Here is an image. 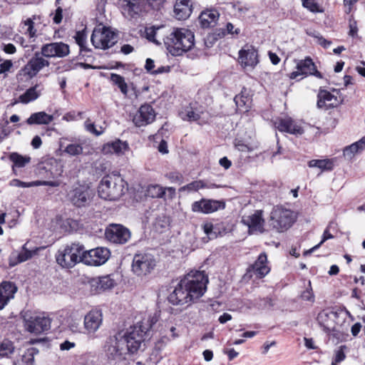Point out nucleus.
I'll list each match as a JSON object with an SVG mask.
<instances>
[{
    "instance_id": "1",
    "label": "nucleus",
    "mask_w": 365,
    "mask_h": 365,
    "mask_svg": "<svg viewBox=\"0 0 365 365\" xmlns=\"http://www.w3.org/2000/svg\"><path fill=\"white\" fill-rule=\"evenodd\" d=\"M207 283L208 278L204 272H190L181 279L168 300L173 305L190 304L204 294Z\"/></svg>"
},
{
    "instance_id": "2",
    "label": "nucleus",
    "mask_w": 365,
    "mask_h": 365,
    "mask_svg": "<svg viewBox=\"0 0 365 365\" xmlns=\"http://www.w3.org/2000/svg\"><path fill=\"white\" fill-rule=\"evenodd\" d=\"M164 43L172 56H178L190 51L193 47L195 36L189 29H175L164 38Z\"/></svg>"
},
{
    "instance_id": "3",
    "label": "nucleus",
    "mask_w": 365,
    "mask_h": 365,
    "mask_svg": "<svg viewBox=\"0 0 365 365\" xmlns=\"http://www.w3.org/2000/svg\"><path fill=\"white\" fill-rule=\"evenodd\" d=\"M115 335L127 351L130 354H134L141 348L146 336L148 335V327L144 326L143 323H139L130 327L125 331L118 332Z\"/></svg>"
},
{
    "instance_id": "4",
    "label": "nucleus",
    "mask_w": 365,
    "mask_h": 365,
    "mask_svg": "<svg viewBox=\"0 0 365 365\" xmlns=\"http://www.w3.org/2000/svg\"><path fill=\"white\" fill-rule=\"evenodd\" d=\"M126 185L118 172H113L104 176L98 187V195L106 200H118L124 193Z\"/></svg>"
},
{
    "instance_id": "5",
    "label": "nucleus",
    "mask_w": 365,
    "mask_h": 365,
    "mask_svg": "<svg viewBox=\"0 0 365 365\" xmlns=\"http://www.w3.org/2000/svg\"><path fill=\"white\" fill-rule=\"evenodd\" d=\"M84 246L79 242H73L59 250L56 255V262L63 268H72L82 262Z\"/></svg>"
},
{
    "instance_id": "6",
    "label": "nucleus",
    "mask_w": 365,
    "mask_h": 365,
    "mask_svg": "<svg viewBox=\"0 0 365 365\" xmlns=\"http://www.w3.org/2000/svg\"><path fill=\"white\" fill-rule=\"evenodd\" d=\"M91 41L96 48L106 50L117 43L118 35L109 27L99 25L93 31Z\"/></svg>"
},
{
    "instance_id": "7",
    "label": "nucleus",
    "mask_w": 365,
    "mask_h": 365,
    "mask_svg": "<svg viewBox=\"0 0 365 365\" xmlns=\"http://www.w3.org/2000/svg\"><path fill=\"white\" fill-rule=\"evenodd\" d=\"M295 219L292 210L277 206L271 212L270 225L277 232H284L292 225Z\"/></svg>"
},
{
    "instance_id": "8",
    "label": "nucleus",
    "mask_w": 365,
    "mask_h": 365,
    "mask_svg": "<svg viewBox=\"0 0 365 365\" xmlns=\"http://www.w3.org/2000/svg\"><path fill=\"white\" fill-rule=\"evenodd\" d=\"M104 351L108 361L111 365H119L125 360L128 353L124 346L118 340L116 335L110 336L105 344Z\"/></svg>"
},
{
    "instance_id": "9",
    "label": "nucleus",
    "mask_w": 365,
    "mask_h": 365,
    "mask_svg": "<svg viewBox=\"0 0 365 365\" xmlns=\"http://www.w3.org/2000/svg\"><path fill=\"white\" fill-rule=\"evenodd\" d=\"M156 265L154 256L150 253H137L132 262V270L138 276H144L151 272Z\"/></svg>"
},
{
    "instance_id": "10",
    "label": "nucleus",
    "mask_w": 365,
    "mask_h": 365,
    "mask_svg": "<svg viewBox=\"0 0 365 365\" xmlns=\"http://www.w3.org/2000/svg\"><path fill=\"white\" fill-rule=\"evenodd\" d=\"M51 319L43 314L24 316V326L26 329L33 334H41L51 328Z\"/></svg>"
},
{
    "instance_id": "11",
    "label": "nucleus",
    "mask_w": 365,
    "mask_h": 365,
    "mask_svg": "<svg viewBox=\"0 0 365 365\" xmlns=\"http://www.w3.org/2000/svg\"><path fill=\"white\" fill-rule=\"evenodd\" d=\"M68 200L76 207H85L93 197L92 190L86 185H79L68 193Z\"/></svg>"
},
{
    "instance_id": "12",
    "label": "nucleus",
    "mask_w": 365,
    "mask_h": 365,
    "mask_svg": "<svg viewBox=\"0 0 365 365\" xmlns=\"http://www.w3.org/2000/svg\"><path fill=\"white\" fill-rule=\"evenodd\" d=\"M110 250L106 247H96L86 251L83 250L82 256L83 262L91 266H99L103 264L109 259Z\"/></svg>"
},
{
    "instance_id": "13",
    "label": "nucleus",
    "mask_w": 365,
    "mask_h": 365,
    "mask_svg": "<svg viewBox=\"0 0 365 365\" xmlns=\"http://www.w3.org/2000/svg\"><path fill=\"white\" fill-rule=\"evenodd\" d=\"M106 238L115 244L123 245L130 240L131 233L130 230L120 224L110 225L105 232Z\"/></svg>"
},
{
    "instance_id": "14",
    "label": "nucleus",
    "mask_w": 365,
    "mask_h": 365,
    "mask_svg": "<svg viewBox=\"0 0 365 365\" xmlns=\"http://www.w3.org/2000/svg\"><path fill=\"white\" fill-rule=\"evenodd\" d=\"M50 65L48 60L45 59L41 53L36 52L34 56L27 62L21 69L25 76L32 78L44 67Z\"/></svg>"
},
{
    "instance_id": "15",
    "label": "nucleus",
    "mask_w": 365,
    "mask_h": 365,
    "mask_svg": "<svg viewBox=\"0 0 365 365\" xmlns=\"http://www.w3.org/2000/svg\"><path fill=\"white\" fill-rule=\"evenodd\" d=\"M41 53L46 58H64L70 53V48L63 42H53L43 45Z\"/></svg>"
},
{
    "instance_id": "16",
    "label": "nucleus",
    "mask_w": 365,
    "mask_h": 365,
    "mask_svg": "<svg viewBox=\"0 0 365 365\" xmlns=\"http://www.w3.org/2000/svg\"><path fill=\"white\" fill-rule=\"evenodd\" d=\"M270 271L267 265V257L265 253H261L254 264L250 265L245 273L249 278L255 277L257 279L264 277Z\"/></svg>"
},
{
    "instance_id": "17",
    "label": "nucleus",
    "mask_w": 365,
    "mask_h": 365,
    "mask_svg": "<svg viewBox=\"0 0 365 365\" xmlns=\"http://www.w3.org/2000/svg\"><path fill=\"white\" fill-rule=\"evenodd\" d=\"M297 71L290 73V78L295 79L299 76H307L308 75L314 76L318 78H323L322 74L317 71L314 63L309 57L299 61L297 64Z\"/></svg>"
},
{
    "instance_id": "18",
    "label": "nucleus",
    "mask_w": 365,
    "mask_h": 365,
    "mask_svg": "<svg viewBox=\"0 0 365 365\" xmlns=\"http://www.w3.org/2000/svg\"><path fill=\"white\" fill-rule=\"evenodd\" d=\"M225 207V204L222 201L202 198L192 204V211L194 212L210 214L224 209Z\"/></svg>"
},
{
    "instance_id": "19",
    "label": "nucleus",
    "mask_w": 365,
    "mask_h": 365,
    "mask_svg": "<svg viewBox=\"0 0 365 365\" xmlns=\"http://www.w3.org/2000/svg\"><path fill=\"white\" fill-rule=\"evenodd\" d=\"M155 112L151 105L145 103L138 109L133 116V122L137 127L145 126L154 121Z\"/></svg>"
},
{
    "instance_id": "20",
    "label": "nucleus",
    "mask_w": 365,
    "mask_h": 365,
    "mask_svg": "<svg viewBox=\"0 0 365 365\" xmlns=\"http://www.w3.org/2000/svg\"><path fill=\"white\" fill-rule=\"evenodd\" d=\"M241 222L248 227L249 231L252 233L264 232V220L262 217V210H255L252 215L243 216Z\"/></svg>"
},
{
    "instance_id": "21",
    "label": "nucleus",
    "mask_w": 365,
    "mask_h": 365,
    "mask_svg": "<svg viewBox=\"0 0 365 365\" xmlns=\"http://www.w3.org/2000/svg\"><path fill=\"white\" fill-rule=\"evenodd\" d=\"M102 312L100 310H91L84 317V328L88 334H94L101 326Z\"/></svg>"
},
{
    "instance_id": "22",
    "label": "nucleus",
    "mask_w": 365,
    "mask_h": 365,
    "mask_svg": "<svg viewBox=\"0 0 365 365\" xmlns=\"http://www.w3.org/2000/svg\"><path fill=\"white\" fill-rule=\"evenodd\" d=\"M317 107L323 108H335L343 103V98H338L327 90L320 89L317 95Z\"/></svg>"
},
{
    "instance_id": "23",
    "label": "nucleus",
    "mask_w": 365,
    "mask_h": 365,
    "mask_svg": "<svg viewBox=\"0 0 365 365\" xmlns=\"http://www.w3.org/2000/svg\"><path fill=\"white\" fill-rule=\"evenodd\" d=\"M60 150L70 157H78L83 154L82 143L73 142L67 138H63L59 141Z\"/></svg>"
},
{
    "instance_id": "24",
    "label": "nucleus",
    "mask_w": 365,
    "mask_h": 365,
    "mask_svg": "<svg viewBox=\"0 0 365 365\" xmlns=\"http://www.w3.org/2000/svg\"><path fill=\"white\" fill-rule=\"evenodd\" d=\"M239 61L245 68H254L259 62L257 51L252 46L241 49L239 51Z\"/></svg>"
},
{
    "instance_id": "25",
    "label": "nucleus",
    "mask_w": 365,
    "mask_h": 365,
    "mask_svg": "<svg viewBox=\"0 0 365 365\" xmlns=\"http://www.w3.org/2000/svg\"><path fill=\"white\" fill-rule=\"evenodd\" d=\"M274 126L281 132L295 135L303 133L302 127L297 125L290 118L277 119L274 122Z\"/></svg>"
},
{
    "instance_id": "26",
    "label": "nucleus",
    "mask_w": 365,
    "mask_h": 365,
    "mask_svg": "<svg viewBox=\"0 0 365 365\" xmlns=\"http://www.w3.org/2000/svg\"><path fill=\"white\" fill-rule=\"evenodd\" d=\"M128 149L129 146L126 141L117 139L104 144L102 148V152L105 155L115 154L117 155H121Z\"/></svg>"
},
{
    "instance_id": "27",
    "label": "nucleus",
    "mask_w": 365,
    "mask_h": 365,
    "mask_svg": "<svg viewBox=\"0 0 365 365\" xmlns=\"http://www.w3.org/2000/svg\"><path fill=\"white\" fill-rule=\"evenodd\" d=\"M192 11L190 0H176L174 5V15L178 20H185Z\"/></svg>"
},
{
    "instance_id": "28",
    "label": "nucleus",
    "mask_w": 365,
    "mask_h": 365,
    "mask_svg": "<svg viewBox=\"0 0 365 365\" xmlns=\"http://www.w3.org/2000/svg\"><path fill=\"white\" fill-rule=\"evenodd\" d=\"M16 292V287L9 282H4L0 284V310L8 304L9 300L14 298Z\"/></svg>"
},
{
    "instance_id": "29",
    "label": "nucleus",
    "mask_w": 365,
    "mask_h": 365,
    "mask_svg": "<svg viewBox=\"0 0 365 365\" xmlns=\"http://www.w3.org/2000/svg\"><path fill=\"white\" fill-rule=\"evenodd\" d=\"M124 13L131 18H135L140 14L145 6L143 0H123Z\"/></svg>"
},
{
    "instance_id": "30",
    "label": "nucleus",
    "mask_w": 365,
    "mask_h": 365,
    "mask_svg": "<svg viewBox=\"0 0 365 365\" xmlns=\"http://www.w3.org/2000/svg\"><path fill=\"white\" fill-rule=\"evenodd\" d=\"M336 315L337 313L333 311H322L318 314L317 321L326 333L330 334L331 331H334V327L327 323V320L328 319H333L336 317Z\"/></svg>"
},
{
    "instance_id": "31",
    "label": "nucleus",
    "mask_w": 365,
    "mask_h": 365,
    "mask_svg": "<svg viewBox=\"0 0 365 365\" xmlns=\"http://www.w3.org/2000/svg\"><path fill=\"white\" fill-rule=\"evenodd\" d=\"M53 120V116L51 115H48L46 113L41 111L32 113L30 117L26 120V123L29 125H41L49 124Z\"/></svg>"
},
{
    "instance_id": "32",
    "label": "nucleus",
    "mask_w": 365,
    "mask_h": 365,
    "mask_svg": "<svg viewBox=\"0 0 365 365\" xmlns=\"http://www.w3.org/2000/svg\"><path fill=\"white\" fill-rule=\"evenodd\" d=\"M365 149V136L359 140L345 147L344 149V155L348 159H351L354 154L360 153Z\"/></svg>"
},
{
    "instance_id": "33",
    "label": "nucleus",
    "mask_w": 365,
    "mask_h": 365,
    "mask_svg": "<svg viewBox=\"0 0 365 365\" xmlns=\"http://www.w3.org/2000/svg\"><path fill=\"white\" fill-rule=\"evenodd\" d=\"M219 17V14L215 10L203 11L200 16L201 26L203 28L212 26Z\"/></svg>"
},
{
    "instance_id": "34",
    "label": "nucleus",
    "mask_w": 365,
    "mask_h": 365,
    "mask_svg": "<svg viewBox=\"0 0 365 365\" xmlns=\"http://www.w3.org/2000/svg\"><path fill=\"white\" fill-rule=\"evenodd\" d=\"M309 168H319L322 172L331 170L334 167L333 161L330 159L311 160L308 162Z\"/></svg>"
},
{
    "instance_id": "35",
    "label": "nucleus",
    "mask_w": 365,
    "mask_h": 365,
    "mask_svg": "<svg viewBox=\"0 0 365 365\" xmlns=\"http://www.w3.org/2000/svg\"><path fill=\"white\" fill-rule=\"evenodd\" d=\"M38 87V85L36 84L34 86L27 89L24 93L19 97V101L26 104L37 99L40 96V93L37 91Z\"/></svg>"
},
{
    "instance_id": "36",
    "label": "nucleus",
    "mask_w": 365,
    "mask_h": 365,
    "mask_svg": "<svg viewBox=\"0 0 365 365\" xmlns=\"http://www.w3.org/2000/svg\"><path fill=\"white\" fill-rule=\"evenodd\" d=\"M10 160L14 163L12 168H24L26 164L31 161V158L29 156H23L18 153H12L9 155Z\"/></svg>"
},
{
    "instance_id": "37",
    "label": "nucleus",
    "mask_w": 365,
    "mask_h": 365,
    "mask_svg": "<svg viewBox=\"0 0 365 365\" xmlns=\"http://www.w3.org/2000/svg\"><path fill=\"white\" fill-rule=\"evenodd\" d=\"M179 115L182 120L189 122L197 121L200 118V113L190 106L180 111Z\"/></svg>"
},
{
    "instance_id": "38",
    "label": "nucleus",
    "mask_w": 365,
    "mask_h": 365,
    "mask_svg": "<svg viewBox=\"0 0 365 365\" xmlns=\"http://www.w3.org/2000/svg\"><path fill=\"white\" fill-rule=\"evenodd\" d=\"M165 194V189L159 185H150L147 188V195L153 198H160Z\"/></svg>"
},
{
    "instance_id": "39",
    "label": "nucleus",
    "mask_w": 365,
    "mask_h": 365,
    "mask_svg": "<svg viewBox=\"0 0 365 365\" xmlns=\"http://www.w3.org/2000/svg\"><path fill=\"white\" fill-rule=\"evenodd\" d=\"M110 79L113 84L116 85L120 88L122 93L127 95L128 91V85L123 76L116 73H111Z\"/></svg>"
},
{
    "instance_id": "40",
    "label": "nucleus",
    "mask_w": 365,
    "mask_h": 365,
    "mask_svg": "<svg viewBox=\"0 0 365 365\" xmlns=\"http://www.w3.org/2000/svg\"><path fill=\"white\" fill-rule=\"evenodd\" d=\"M205 187H206V185L202 180H195L185 186L181 187L179 190L194 192Z\"/></svg>"
},
{
    "instance_id": "41",
    "label": "nucleus",
    "mask_w": 365,
    "mask_h": 365,
    "mask_svg": "<svg viewBox=\"0 0 365 365\" xmlns=\"http://www.w3.org/2000/svg\"><path fill=\"white\" fill-rule=\"evenodd\" d=\"M116 284L115 280L112 275H106L99 278V286L101 289H110Z\"/></svg>"
},
{
    "instance_id": "42",
    "label": "nucleus",
    "mask_w": 365,
    "mask_h": 365,
    "mask_svg": "<svg viewBox=\"0 0 365 365\" xmlns=\"http://www.w3.org/2000/svg\"><path fill=\"white\" fill-rule=\"evenodd\" d=\"M76 42L80 46L81 51H89L86 48V34L85 30L78 31L76 33L74 36Z\"/></svg>"
},
{
    "instance_id": "43",
    "label": "nucleus",
    "mask_w": 365,
    "mask_h": 365,
    "mask_svg": "<svg viewBox=\"0 0 365 365\" xmlns=\"http://www.w3.org/2000/svg\"><path fill=\"white\" fill-rule=\"evenodd\" d=\"M32 255H33V253L31 251L26 250L25 248V245H24L22 251L16 255L18 260L14 262H11L10 265L14 266L18 263L25 262V261L29 259L30 258H31Z\"/></svg>"
},
{
    "instance_id": "44",
    "label": "nucleus",
    "mask_w": 365,
    "mask_h": 365,
    "mask_svg": "<svg viewBox=\"0 0 365 365\" xmlns=\"http://www.w3.org/2000/svg\"><path fill=\"white\" fill-rule=\"evenodd\" d=\"M38 353L35 349H28L22 356V361L26 365H34V356Z\"/></svg>"
},
{
    "instance_id": "45",
    "label": "nucleus",
    "mask_w": 365,
    "mask_h": 365,
    "mask_svg": "<svg viewBox=\"0 0 365 365\" xmlns=\"http://www.w3.org/2000/svg\"><path fill=\"white\" fill-rule=\"evenodd\" d=\"M330 226H331V224H329V226L324 230L322 241L318 245L314 246L310 250L306 251L304 252V255H308V254L312 253L314 250H317L326 240H327L329 239H332L334 237V236L329 231V228Z\"/></svg>"
},
{
    "instance_id": "46",
    "label": "nucleus",
    "mask_w": 365,
    "mask_h": 365,
    "mask_svg": "<svg viewBox=\"0 0 365 365\" xmlns=\"http://www.w3.org/2000/svg\"><path fill=\"white\" fill-rule=\"evenodd\" d=\"M14 347L9 341H4L0 345V356H7L13 352Z\"/></svg>"
},
{
    "instance_id": "47",
    "label": "nucleus",
    "mask_w": 365,
    "mask_h": 365,
    "mask_svg": "<svg viewBox=\"0 0 365 365\" xmlns=\"http://www.w3.org/2000/svg\"><path fill=\"white\" fill-rule=\"evenodd\" d=\"M345 346H341L337 350L335 351L334 358L331 361L332 365H337L339 363L344 361L346 358L344 353Z\"/></svg>"
},
{
    "instance_id": "48",
    "label": "nucleus",
    "mask_w": 365,
    "mask_h": 365,
    "mask_svg": "<svg viewBox=\"0 0 365 365\" xmlns=\"http://www.w3.org/2000/svg\"><path fill=\"white\" fill-rule=\"evenodd\" d=\"M36 16H33L32 18H29L26 21H24L25 26H27V33L30 38H34L36 35V29L34 28V20Z\"/></svg>"
},
{
    "instance_id": "49",
    "label": "nucleus",
    "mask_w": 365,
    "mask_h": 365,
    "mask_svg": "<svg viewBox=\"0 0 365 365\" xmlns=\"http://www.w3.org/2000/svg\"><path fill=\"white\" fill-rule=\"evenodd\" d=\"M308 284H309L308 287L304 291H303L302 292L301 298L303 300L313 302L314 301V295L313 292H312V286H311V282L310 281H309Z\"/></svg>"
},
{
    "instance_id": "50",
    "label": "nucleus",
    "mask_w": 365,
    "mask_h": 365,
    "mask_svg": "<svg viewBox=\"0 0 365 365\" xmlns=\"http://www.w3.org/2000/svg\"><path fill=\"white\" fill-rule=\"evenodd\" d=\"M160 29V27L155 28V26H152L150 28L146 29L145 30V35L146 38L152 42L155 43L156 44H159L160 43L155 40V36L157 34V31Z\"/></svg>"
},
{
    "instance_id": "51",
    "label": "nucleus",
    "mask_w": 365,
    "mask_h": 365,
    "mask_svg": "<svg viewBox=\"0 0 365 365\" xmlns=\"http://www.w3.org/2000/svg\"><path fill=\"white\" fill-rule=\"evenodd\" d=\"M34 183H36V180L32 181L30 182H26L21 181L20 180H18V179H14L10 182L11 185L14 186V187H34V186H37Z\"/></svg>"
},
{
    "instance_id": "52",
    "label": "nucleus",
    "mask_w": 365,
    "mask_h": 365,
    "mask_svg": "<svg viewBox=\"0 0 365 365\" xmlns=\"http://www.w3.org/2000/svg\"><path fill=\"white\" fill-rule=\"evenodd\" d=\"M165 177L171 181V182L180 184L182 181V175L179 172H170L165 175Z\"/></svg>"
},
{
    "instance_id": "53",
    "label": "nucleus",
    "mask_w": 365,
    "mask_h": 365,
    "mask_svg": "<svg viewBox=\"0 0 365 365\" xmlns=\"http://www.w3.org/2000/svg\"><path fill=\"white\" fill-rule=\"evenodd\" d=\"M302 5L312 12L318 11V5L314 0H302Z\"/></svg>"
},
{
    "instance_id": "54",
    "label": "nucleus",
    "mask_w": 365,
    "mask_h": 365,
    "mask_svg": "<svg viewBox=\"0 0 365 365\" xmlns=\"http://www.w3.org/2000/svg\"><path fill=\"white\" fill-rule=\"evenodd\" d=\"M85 126L86 130L90 133L95 134L96 136H99L103 133L102 128L101 127V130H97L95 127V125L92 123H88V120L85 123Z\"/></svg>"
},
{
    "instance_id": "55",
    "label": "nucleus",
    "mask_w": 365,
    "mask_h": 365,
    "mask_svg": "<svg viewBox=\"0 0 365 365\" xmlns=\"http://www.w3.org/2000/svg\"><path fill=\"white\" fill-rule=\"evenodd\" d=\"M213 225L212 223H206L204 225V232L209 237V238H213L216 237L215 232H213Z\"/></svg>"
},
{
    "instance_id": "56",
    "label": "nucleus",
    "mask_w": 365,
    "mask_h": 365,
    "mask_svg": "<svg viewBox=\"0 0 365 365\" xmlns=\"http://www.w3.org/2000/svg\"><path fill=\"white\" fill-rule=\"evenodd\" d=\"M248 100L249 99L247 97H245L242 95H237L234 98L235 104L237 107L245 106Z\"/></svg>"
},
{
    "instance_id": "57",
    "label": "nucleus",
    "mask_w": 365,
    "mask_h": 365,
    "mask_svg": "<svg viewBox=\"0 0 365 365\" xmlns=\"http://www.w3.org/2000/svg\"><path fill=\"white\" fill-rule=\"evenodd\" d=\"M13 63L11 60H5L0 63V74L9 71L12 67Z\"/></svg>"
},
{
    "instance_id": "58",
    "label": "nucleus",
    "mask_w": 365,
    "mask_h": 365,
    "mask_svg": "<svg viewBox=\"0 0 365 365\" xmlns=\"http://www.w3.org/2000/svg\"><path fill=\"white\" fill-rule=\"evenodd\" d=\"M358 1V0H344V11L349 14L352 11V6Z\"/></svg>"
},
{
    "instance_id": "59",
    "label": "nucleus",
    "mask_w": 365,
    "mask_h": 365,
    "mask_svg": "<svg viewBox=\"0 0 365 365\" xmlns=\"http://www.w3.org/2000/svg\"><path fill=\"white\" fill-rule=\"evenodd\" d=\"M63 9L61 7H58L56 10L55 15L53 18V21L55 24H58L61 22L63 18Z\"/></svg>"
},
{
    "instance_id": "60",
    "label": "nucleus",
    "mask_w": 365,
    "mask_h": 365,
    "mask_svg": "<svg viewBox=\"0 0 365 365\" xmlns=\"http://www.w3.org/2000/svg\"><path fill=\"white\" fill-rule=\"evenodd\" d=\"M235 146L236 149H237L240 152H250L251 149L248 147L247 145L245 144L242 141H237L235 143Z\"/></svg>"
},
{
    "instance_id": "61",
    "label": "nucleus",
    "mask_w": 365,
    "mask_h": 365,
    "mask_svg": "<svg viewBox=\"0 0 365 365\" xmlns=\"http://www.w3.org/2000/svg\"><path fill=\"white\" fill-rule=\"evenodd\" d=\"M76 346L74 342H71L69 341H65L60 344V349L62 351H68L71 349L73 348Z\"/></svg>"
},
{
    "instance_id": "62",
    "label": "nucleus",
    "mask_w": 365,
    "mask_h": 365,
    "mask_svg": "<svg viewBox=\"0 0 365 365\" xmlns=\"http://www.w3.org/2000/svg\"><path fill=\"white\" fill-rule=\"evenodd\" d=\"M154 67H155L154 61L152 60L151 58H147L146 61H145V68L146 69V71L150 73L151 74H153V71H154L153 70Z\"/></svg>"
},
{
    "instance_id": "63",
    "label": "nucleus",
    "mask_w": 365,
    "mask_h": 365,
    "mask_svg": "<svg viewBox=\"0 0 365 365\" xmlns=\"http://www.w3.org/2000/svg\"><path fill=\"white\" fill-rule=\"evenodd\" d=\"M358 28L356 26V22H350L349 24V36L354 37L357 35Z\"/></svg>"
},
{
    "instance_id": "64",
    "label": "nucleus",
    "mask_w": 365,
    "mask_h": 365,
    "mask_svg": "<svg viewBox=\"0 0 365 365\" xmlns=\"http://www.w3.org/2000/svg\"><path fill=\"white\" fill-rule=\"evenodd\" d=\"M42 140L38 135H36L31 140V145L34 149H38L41 147Z\"/></svg>"
}]
</instances>
